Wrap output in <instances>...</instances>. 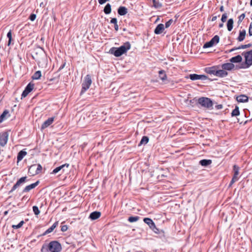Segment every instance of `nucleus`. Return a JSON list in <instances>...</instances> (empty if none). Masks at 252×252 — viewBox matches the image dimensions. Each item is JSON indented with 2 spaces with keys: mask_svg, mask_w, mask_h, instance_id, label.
Instances as JSON below:
<instances>
[{
  "mask_svg": "<svg viewBox=\"0 0 252 252\" xmlns=\"http://www.w3.org/2000/svg\"><path fill=\"white\" fill-rule=\"evenodd\" d=\"M61 244L57 241H52L48 244L43 245L41 252H60L62 250Z\"/></svg>",
  "mask_w": 252,
  "mask_h": 252,
  "instance_id": "nucleus-1",
  "label": "nucleus"
},
{
  "mask_svg": "<svg viewBox=\"0 0 252 252\" xmlns=\"http://www.w3.org/2000/svg\"><path fill=\"white\" fill-rule=\"evenodd\" d=\"M130 47L131 45L130 43L126 42L120 47H112L109 50V53L114 55L116 57H119L126 53L130 49Z\"/></svg>",
  "mask_w": 252,
  "mask_h": 252,
  "instance_id": "nucleus-2",
  "label": "nucleus"
},
{
  "mask_svg": "<svg viewBox=\"0 0 252 252\" xmlns=\"http://www.w3.org/2000/svg\"><path fill=\"white\" fill-rule=\"evenodd\" d=\"M242 55L245 58V62L242 63L239 68H248L252 65V49L249 51L243 52Z\"/></svg>",
  "mask_w": 252,
  "mask_h": 252,
  "instance_id": "nucleus-3",
  "label": "nucleus"
},
{
  "mask_svg": "<svg viewBox=\"0 0 252 252\" xmlns=\"http://www.w3.org/2000/svg\"><path fill=\"white\" fill-rule=\"evenodd\" d=\"M197 104L209 110H212L213 108L214 102L211 98L207 97H199L197 100Z\"/></svg>",
  "mask_w": 252,
  "mask_h": 252,
  "instance_id": "nucleus-4",
  "label": "nucleus"
},
{
  "mask_svg": "<svg viewBox=\"0 0 252 252\" xmlns=\"http://www.w3.org/2000/svg\"><path fill=\"white\" fill-rule=\"evenodd\" d=\"M92 84V79L90 75H87L82 84V90L80 94H84L90 88Z\"/></svg>",
  "mask_w": 252,
  "mask_h": 252,
  "instance_id": "nucleus-5",
  "label": "nucleus"
},
{
  "mask_svg": "<svg viewBox=\"0 0 252 252\" xmlns=\"http://www.w3.org/2000/svg\"><path fill=\"white\" fill-rule=\"evenodd\" d=\"M220 40V37L218 35H215L210 41L207 42L203 45V48H207L212 47L214 45L219 43Z\"/></svg>",
  "mask_w": 252,
  "mask_h": 252,
  "instance_id": "nucleus-6",
  "label": "nucleus"
},
{
  "mask_svg": "<svg viewBox=\"0 0 252 252\" xmlns=\"http://www.w3.org/2000/svg\"><path fill=\"white\" fill-rule=\"evenodd\" d=\"M69 166V164L65 163L63 164L61 166H59L56 168H55L50 174H56L58 173H60L59 175H61L65 172V168H68Z\"/></svg>",
  "mask_w": 252,
  "mask_h": 252,
  "instance_id": "nucleus-7",
  "label": "nucleus"
},
{
  "mask_svg": "<svg viewBox=\"0 0 252 252\" xmlns=\"http://www.w3.org/2000/svg\"><path fill=\"white\" fill-rule=\"evenodd\" d=\"M34 86V84L31 82L29 83L26 87L25 90L22 94V98L27 96L28 94L33 89Z\"/></svg>",
  "mask_w": 252,
  "mask_h": 252,
  "instance_id": "nucleus-8",
  "label": "nucleus"
},
{
  "mask_svg": "<svg viewBox=\"0 0 252 252\" xmlns=\"http://www.w3.org/2000/svg\"><path fill=\"white\" fill-rule=\"evenodd\" d=\"M27 177L26 176L21 177L19 180H18L16 184L13 186L11 189L9 191V193L12 192L14 190H15L18 187H19L21 184L25 183L26 182Z\"/></svg>",
  "mask_w": 252,
  "mask_h": 252,
  "instance_id": "nucleus-9",
  "label": "nucleus"
},
{
  "mask_svg": "<svg viewBox=\"0 0 252 252\" xmlns=\"http://www.w3.org/2000/svg\"><path fill=\"white\" fill-rule=\"evenodd\" d=\"M189 78L191 80H205L208 77L205 75H198L196 74H191L189 75Z\"/></svg>",
  "mask_w": 252,
  "mask_h": 252,
  "instance_id": "nucleus-10",
  "label": "nucleus"
},
{
  "mask_svg": "<svg viewBox=\"0 0 252 252\" xmlns=\"http://www.w3.org/2000/svg\"><path fill=\"white\" fill-rule=\"evenodd\" d=\"M8 134L7 132H4L0 134V145L4 146L7 142Z\"/></svg>",
  "mask_w": 252,
  "mask_h": 252,
  "instance_id": "nucleus-11",
  "label": "nucleus"
},
{
  "mask_svg": "<svg viewBox=\"0 0 252 252\" xmlns=\"http://www.w3.org/2000/svg\"><path fill=\"white\" fill-rule=\"evenodd\" d=\"M143 221L149 226L151 229L154 230L155 228H156V224L151 219L145 218L144 219Z\"/></svg>",
  "mask_w": 252,
  "mask_h": 252,
  "instance_id": "nucleus-12",
  "label": "nucleus"
},
{
  "mask_svg": "<svg viewBox=\"0 0 252 252\" xmlns=\"http://www.w3.org/2000/svg\"><path fill=\"white\" fill-rule=\"evenodd\" d=\"M235 66L231 62L223 63L221 65V68L224 70H231Z\"/></svg>",
  "mask_w": 252,
  "mask_h": 252,
  "instance_id": "nucleus-13",
  "label": "nucleus"
},
{
  "mask_svg": "<svg viewBox=\"0 0 252 252\" xmlns=\"http://www.w3.org/2000/svg\"><path fill=\"white\" fill-rule=\"evenodd\" d=\"M54 121V117H51L46 120L42 125L41 128L44 129L50 126Z\"/></svg>",
  "mask_w": 252,
  "mask_h": 252,
  "instance_id": "nucleus-14",
  "label": "nucleus"
},
{
  "mask_svg": "<svg viewBox=\"0 0 252 252\" xmlns=\"http://www.w3.org/2000/svg\"><path fill=\"white\" fill-rule=\"evenodd\" d=\"M39 183V181H37L35 183L32 184L30 185L26 186L23 189V192H29L31 189L35 188Z\"/></svg>",
  "mask_w": 252,
  "mask_h": 252,
  "instance_id": "nucleus-15",
  "label": "nucleus"
},
{
  "mask_svg": "<svg viewBox=\"0 0 252 252\" xmlns=\"http://www.w3.org/2000/svg\"><path fill=\"white\" fill-rule=\"evenodd\" d=\"M164 30V25L162 24H158L154 30V32L156 34H159L161 33Z\"/></svg>",
  "mask_w": 252,
  "mask_h": 252,
  "instance_id": "nucleus-16",
  "label": "nucleus"
},
{
  "mask_svg": "<svg viewBox=\"0 0 252 252\" xmlns=\"http://www.w3.org/2000/svg\"><path fill=\"white\" fill-rule=\"evenodd\" d=\"M215 76L219 77H224L228 75V73L226 71L223 69L220 70H217Z\"/></svg>",
  "mask_w": 252,
  "mask_h": 252,
  "instance_id": "nucleus-17",
  "label": "nucleus"
},
{
  "mask_svg": "<svg viewBox=\"0 0 252 252\" xmlns=\"http://www.w3.org/2000/svg\"><path fill=\"white\" fill-rule=\"evenodd\" d=\"M59 224V221H56L50 227H49L48 229H47L45 232L43 233V235H45L46 234H48L51 232H52L54 229L57 227V226Z\"/></svg>",
  "mask_w": 252,
  "mask_h": 252,
  "instance_id": "nucleus-18",
  "label": "nucleus"
},
{
  "mask_svg": "<svg viewBox=\"0 0 252 252\" xmlns=\"http://www.w3.org/2000/svg\"><path fill=\"white\" fill-rule=\"evenodd\" d=\"M101 216L100 212L94 211L91 213L89 218L92 220H95L98 219Z\"/></svg>",
  "mask_w": 252,
  "mask_h": 252,
  "instance_id": "nucleus-19",
  "label": "nucleus"
},
{
  "mask_svg": "<svg viewBox=\"0 0 252 252\" xmlns=\"http://www.w3.org/2000/svg\"><path fill=\"white\" fill-rule=\"evenodd\" d=\"M217 67L215 66L210 67H206L205 69V71L207 73L210 74H214L216 75V72L217 71Z\"/></svg>",
  "mask_w": 252,
  "mask_h": 252,
  "instance_id": "nucleus-20",
  "label": "nucleus"
},
{
  "mask_svg": "<svg viewBox=\"0 0 252 252\" xmlns=\"http://www.w3.org/2000/svg\"><path fill=\"white\" fill-rule=\"evenodd\" d=\"M242 61V57L238 55L236 56L233 57L230 59V62L233 63H239Z\"/></svg>",
  "mask_w": 252,
  "mask_h": 252,
  "instance_id": "nucleus-21",
  "label": "nucleus"
},
{
  "mask_svg": "<svg viewBox=\"0 0 252 252\" xmlns=\"http://www.w3.org/2000/svg\"><path fill=\"white\" fill-rule=\"evenodd\" d=\"M236 99L239 102H246L248 101V97L244 94H241L238 96Z\"/></svg>",
  "mask_w": 252,
  "mask_h": 252,
  "instance_id": "nucleus-22",
  "label": "nucleus"
},
{
  "mask_svg": "<svg viewBox=\"0 0 252 252\" xmlns=\"http://www.w3.org/2000/svg\"><path fill=\"white\" fill-rule=\"evenodd\" d=\"M127 13V9L125 6H120L118 9V13L121 16L125 15Z\"/></svg>",
  "mask_w": 252,
  "mask_h": 252,
  "instance_id": "nucleus-23",
  "label": "nucleus"
},
{
  "mask_svg": "<svg viewBox=\"0 0 252 252\" xmlns=\"http://www.w3.org/2000/svg\"><path fill=\"white\" fill-rule=\"evenodd\" d=\"M252 46V45L251 43H249L248 44H245V45H242L238 47H234V48L231 49L229 51V52H231L234 51L235 50L241 49H246L248 48H250Z\"/></svg>",
  "mask_w": 252,
  "mask_h": 252,
  "instance_id": "nucleus-24",
  "label": "nucleus"
},
{
  "mask_svg": "<svg viewBox=\"0 0 252 252\" xmlns=\"http://www.w3.org/2000/svg\"><path fill=\"white\" fill-rule=\"evenodd\" d=\"M246 31L245 30H243L242 31H240L239 32V35L237 38V40L239 41H242L244 40L246 36Z\"/></svg>",
  "mask_w": 252,
  "mask_h": 252,
  "instance_id": "nucleus-25",
  "label": "nucleus"
},
{
  "mask_svg": "<svg viewBox=\"0 0 252 252\" xmlns=\"http://www.w3.org/2000/svg\"><path fill=\"white\" fill-rule=\"evenodd\" d=\"M159 77L162 81H164L167 79V75L163 70H160L158 71Z\"/></svg>",
  "mask_w": 252,
  "mask_h": 252,
  "instance_id": "nucleus-26",
  "label": "nucleus"
},
{
  "mask_svg": "<svg viewBox=\"0 0 252 252\" xmlns=\"http://www.w3.org/2000/svg\"><path fill=\"white\" fill-rule=\"evenodd\" d=\"M9 114V111L5 110L0 116V123H2L4 120L6 119V116Z\"/></svg>",
  "mask_w": 252,
  "mask_h": 252,
  "instance_id": "nucleus-27",
  "label": "nucleus"
},
{
  "mask_svg": "<svg viewBox=\"0 0 252 252\" xmlns=\"http://www.w3.org/2000/svg\"><path fill=\"white\" fill-rule=\"evenodd\" d=\"M233 19L231 18L229 19L227 23V28L228 31L230 32L233 27Z\"/></svg>",
  "mask_w": 252,
  "mask_h": 252,
  "instance_id": "nucleus-28",
  "label": "nucleus"
},
{
  "mask_svg": "<svg viewBox=\"0 0 252 252\" xmlns=\"http://www.w3.org/2000/svg\"><path fill=\"white\" fill-rule=\"evenodd\" d=\"M110 23L114 25V28L116 31L119 30V26L117 24V19L116 18H113L111 19Z\"/></svg>",
  "mask_w": 252,
  "mask_h": 252,
  "instance_id": "nucleus-29",
  "label": "nucleus"
},
{
  "mask_svg": "<svg viewBox=\"0 0 252 252\" xmlns=\"http://www.w3.org/2000/svg\"><path fill=\"white\" fill-rule=\"evenodd\" d=\"M104 12L106 14H109L111 12V5L110 3H107L104 8Z\"/></svg>",
  "mask_w": 252,
  "mask_h": 252,
  "instance_id": "nucleus-30",
  "label": "nucleus"
},
{
  "mask_svg": "<svg viewBox=\"0 0 252 252\" xmlns=\"http://www.w3.org/2000/svg\"><path fill=\"white\" fill-rule=\"evenodd\" d=\"M240 115V111L239 109V107L237 106H235V108L234 110H232L231 115L232 117L237 116Z\"/></svg>",
  "mask_w": 252,
  "mask_h": 252,
  "instance_id": "nucleus-31",
  "label": "nucleus"
},
{
  "mask_svg": "<svg viewBox=\"0 0 252 252\" xmlns=\"http://www.w3.org/2000/svg\"><path fill=\"white\" fill-rule=\"evenodd\" d=\"M41 76V72L40 70L36 71L32 75V78L33 80H38Z\"/></svg>",
  "mask_w": 252,
  "mask_h": 252,
  "instance_id": "nucleus-32",
  "label": "nucleus"
},
{
  "mask_svg": "<svg viewBox=\"0 0 252 252\" xmlns=\"http://www.w3.org/2000/svg\"><path fill=\"white\" fill-rule=\"evenodd\" d=\"M149 139L148 136H144L142 138L140 143L138 144V146H140L141 145H145L149 142Z\"/></svg>",
  "mask_w": 252,
  "mask_h": 252,
  "instance_id": "nucleus-33",
  "label": "nucleus"
},
{
  "mask_svg": "<svg viewBox=\"0 0 252 252\" xmlns=\"http://www.w3.org/2000/svg\"><path fill=\"white\" fill-rule=\"evenodd\" d=\"M212 163V160L210 159H203L200 161V163L202 166H207Z\"/></svg>",
  "mask_w": 252,
  "mask_h": 252,
  "instance_id": "nucleus-34",
  "label": "nucleus"
},
{
  "mask_svg": "<svg viewBox=\"0 0 252 252\" xmlns=\"http://www.w3.org/2000/svg\"><path fill=\"white\" fill-rule=\"evenodd\" d=\"M36 167V164H33L31 165L29 168V173L31 174L32 176L35 175V174H34V172L35 170V168Z\"/></svg>",
  "mask_w": 252,
  "mask_h": 252,
  "instance_id": "nucleus-35",
  "label": "nucleus"
},
{
  "mask_svg": "<svg viewBox=\"0 0 252 252\" xmlns=\"http://www.w3.org/2000/svg\"><path fill=\"white\" fill-rule=\"evenodd\" d=\"M153 3V6L156 8H160L162 6V3L159 1H157L156 0H152Z\"/></svg>",
  "mask_w": 252,
  "mask_h": 252,
  "instance_id": "nucleus-36",
  "label": "nucleus"
},
{
  "mask_svg": "<svg viewBox=\"0 0 252 252\" xmlns=\"http://www.w3.org/2000/svg\"><path fill=\"white\" fill-rule=\"evenodd\" d=\"M233 171H234L233 176L238 177V176L239 175V167L237 165H234L233 166Z\"/></svg>",
  "mask_w": 252,
  "mask_h": 252,
  "instance_id": "nucleus-37",
  "label": "nucleus"
},
{
  "mask_svg": "<svg viewBox=\"0 0 252 252\" xmlns=\"http://www.w3.org/2000/svg\"><path fill=\"white\" fill-rule=\"evenodd\" d=\"M140 219L139 216L130 217L128 219V220L130 222H133L138 220Z\"/></svg>",
  "mask_w": 252,
  "mask_h": 252,
  "instance_id": "nucleus-38",
  "label": "nucleus"
},
{
  "mask_svg": "<svg viewBox=\"0 0 252 252\" xmlns=\"http://www.w3.org/2000/svg\"><path fill=\"white\" fill-rule=\"evenodd\" d=\"M27 155V152L25 151V149H23L20 151L18 154L17 158H23Z\"/></svg>",
  "mask_w": 252,
  "mask_h": 252,
  "instance_id": "nucleus-39",
  "label": "nucleus"
},
{
  "mask_svg": "<svg viewBox=\"0 0 252 252\" xmlns=\"http://www.w3.org/2000/svg\"><path fill=\"white\" fill-rule=\"evenodd\" d=\"M42 166L40 164L36 165V167L35 168V170L34 172V174H35V175L38 174L40 173L41 172L42 170Z\"/></svg>",
  "mask_w": 252,
  "mask_h": 252,
  "instance_id": "nucleus-40",
  "label": "nucleus"
},
{
  "mask_svg": "<svg viewBox=\"0 0 252 252\" xmlns=\"http://www.w3.org/2000/svg\"><path fill=\"white\" fill-rule=\"evenodd\" d=\"M24 223V221L23 220H22L17 225H13L12 226V227L13 229H18V228H21L23 226Z\"/></svg>",
  "mask_w": 252,
  "mask_h": 252,
  "instance_id": "nucleus-41",
  "label": "nucleus"
},
{
  "mask_svg": "<svg viewBox=\"0 0 252 252\" xmlns=\"http://www.w3.org/2000/svg\"><path fill=\"white\" fill-rule=\"evenodd\" d=\"M7 36L8 38V45L9 46L10 44L11 40H12V32H11V31H9L8 32V33L7 34Z\"/></svg>",
  "mask_w": 252,
  "mask_h": 252,
  "instance_id": "nucleus-42",
  "label": "nucleus"
},
{
  "mask_svg": "<svg viewBox=\"0 0 252 252\" xmlns=\"http://www.w3.org/2000/svg\"><path fill=\"white\" fill-rule=\"evenodd\" d=\"M33 211L35 215H38L40 213V211L38 209V208L36 206H34L32 207Z\"/></svg>",
  "mask_w": 252,
  "mask_h": 252,
  "instance_id": "nucleus-43",
  "label": "nucleus"
},
{
  "mask_svg": "<svg viewBox=\"0 0 252 252\" xmlns=\"http://www.w3.org/2000/svg\"><path fill=\"white\" fill-rule=\"evenodd\" d=\"M245 17V13H243L241 15H240L238 17V24L241 23L242 22V21L244 19Z\"/></svg>",
  "mask_w": 252,
  "mask_h": 252,
  "instance_id": "nucleus-44",
  "label": "nucleus"
},
{
  "mask_svg": "<svg viewBox=\"0 0 252 252\" xmlns=\"http://www.w3.org/2000/svg\"><path fill=\"white\" fill-rule=\"evenodd\" d=\"M173 21L172 19H170L169 21H168L167 22H166L165 23V27L166 28H168V27H169L172 24Z\"/></svg>",
  "mask_w": 252,
  "mask_h": 252,
  "instance_id": "nucleus-45",
  "label": "nucleus"
},
{
  "mask_svg": "<svg viewBox=\"0 0 252 252\" xmlns=\"http://www.w3.org/2000/svg\"><path fill=\"white\" fill-rule=\"evenodd\" d=\"M227 18V14L225 13L223 14L222 15L221 18V21H222V23L225 22L226 21Z\"/></svg>",
  "mask_w": 252,
  "mask_h": 252,
  "instance_id": "nucleus-46",
  "label": "nucleus"
},
{
  "mask_svg": "<svg viewBox=\"0 0 252 252\" xmlns=\"http://www.w3.org/2000/svg\"><path fill=\"white\" fill-rule=\"evenodd\" d=\"M238 180V177H236L233 176L231 182H230V186H231L233 184H234L235 182H236Z\"/></svg>",
  "mask_w": 252,
  "mask_h": 252,
  "instance_id": "nucleus-47",
  "label": "nucleus"
},
{
  "mask_svg": "<svg viewBox=\"0 0 252 252\" xmlns=\"http://www.w3.org/2000/svg\"><path fill=\"white\" fill-rule=\"evenodd\" d=\"M238 180V177H236L233 176L231 182H230V186H231L233 184H234L235 182H236Z\"/></svg>",
  "mask_w": 252,
  "mask_h": 252,
  "instance_id": "nucleus-48",
  "label": "nucleus"
},
{
  "mask_svg": "<svg viewBox=\"0 0 252 252\" xmlns=\"http://www.w3.org/2000/svg\"><path fill=\"white\" fill-rule=\"evenodd\" d=\"M36 15L35 14H31L30 16L29 19L32 21H33L36 18Z\"/></svg>",
  "mask_w": 252,
  "mask_h": 252,
  "instance_id": "nucleus-49",
  "label": "nucleus"
},
{
  "mask_svg": "<svg viewBox=\"0 0 252 252\" xmlns=\"http://www.w3.org/2000/svg\"><path fill=\"white\" fill-rule=\"evenodd\" d=\"M249 34L250 36H252V22L250 23L249 29Z\"/></svg>",
  "mask_w": 252,
  "mask_h": 252,
  "instance_id": "nucleus-50",
  "label": "nucleus"
},
{
  "mask_svg": "<svg viewBox=\"0 0 252 252\" xmlns=\"http://www.w3.org/2000/svg\"><path fill=\"white\" fill-rule=\"evenodd\" d=\"M68 229V227L66 225H62L61 226V231L63 232L66 231Z\"/></svg>",
  "mask_w": 252,
  "mask_h": 252,
  "instance_id": "nucleus-51",
  "label": "nucleus"
},
{
  "mask_svg": "<svg viewBox=\"0 0 252 252\" xmlns=\"http://www.w3.org/2000/svg\"><path fill=\"white\" fill-rule=\"evenodd\" d=\"M29 200H30V198L28 196H26V195L24 196L22 198V201H26L27 202H28Z\"/></svg>",
  "mask_w": 252,
  "mask_h": 252,
  "instance_id": "nucleus-52",
  "label": "nucleus"
},
{
  "mask_svg": "<svg viewBox=\"0 0 252 252\" xmlns=\"http://www.w3.org/2000/svg\"><path fill=\"white\" fill-rule=\"evenodd\" d=\"M215 108L217 110H220L223 108V106H222V105H221V104H218V105H216L215 106Z\"/></svg>",
  "mask_w": 252,
  "mask_h": 252,
  "instance_id": "nucleus-53",
  "label": "nucleus"
},
{
  "mask_svg": "<svg viewBox=\"0 0 252 252\" xmlns=\"http://www.w3.org/2000/svg\"><path fill=\"white\" fill-rule=\"evenodd\" d=\"M107 0H98V1L100 4H103L105 3Z\"/></svg>",
  "mask_w": 252,
  "mask_h": 252,
  "instance_id": "nucleus-54",
  "label": "nucleus"
},
{
  "mask_svg": "<svg viewBox=\"0 0 252 252\" xmlns=\"http://www.w3.org/2000/svg\"><path fill=\"white\" fill-rule=\"evenodd\" d=\"M65 65V63H64L59 68L58 71L61 70L62 69L64 68Z\"/></svg>",
  "mask_w": 252,
  "mask_h": 252,
  "instance_id": "nucleus-55",
  "label": "nucleus"
},
{
  "mask_svg": "<svg viewBox=\"0 0 252 252\" xmlns=\"http://www.w3.org/2000/svg\"><path fill=\"white\" fill-rule=\"evenodd\" d=\"M220 15L218 16H214L212 18V21H215L217 20L218 17H219Z\"/></svg>",
  "mask_w": 252,
  "mask_h": 252,
  "instance_id": "nucleus-56",
  "label": "nucleus"
},
{
  "mask_svg": "<svg viewBox=\"0 0 252 252\" xmlns=\"http://www.w3.org/2000/svg\"><path fill=\"white\" fill-rule=\"evenodd\" d=\"M220 11L222 12L224 10V7L223 6H221L220 9Z\"/></svg>",
  "mask_w": 252,
  "mask_h": 252,
  "instance_id": "nucleus-57",
  "label": "nucleus"
},
{
  "mask_svg": "<svg viewBox=\"0 0 252 252\" xmlns=\"http://www.w3.org/2000/svg\"><path fill=\"white\" fill-rule=\"evenodd\" d=\"M3 152V150H1L0 149V156H2V157H4V155L1 154V153H2Z\"/></svg>",
  "mask_w": 252,
  "mask_h": 252,
  "instance_id": "nucleus-58",
  "label": "nucleus"
},
{
  "mask_svg": "<svg viewBox=\"0 0 252 252\" xmlns=\"http://www.w3.org/2000/svg\"><path fill=\"white\" fill-rule=\"evenodd\" d=\"M223 23L220 24L219 26V28H222V27H223Z\"/></svg>",
  "mask_w": 252,
  "mask_h": 252,
  "instance_id": "nucleus-59",
  "label": "nucleus"
},
{
  "mask_svg": "<svg viewBox=\"0 0 252 252\" xmlns=\"http://www.w3.org/2000/svg\"><path fill=\"white\" fill-rule=\"evenodd\" d=\"M23 158H17L18 160H17V163H18L21 159H22Z\"/></svg>",
  "mask_w": 252,
  "mask_h": 252,
  "instance_id": "nucleus-60",
  "label": "nucleus"
},
{
  "mask_svg": "<svg viewBox=\"0 0 252 252\" xmlns=\"http://www.w3.org/2000/svg\"><path fill=\"white\" fill-rule=\"evenodd\" d=\"M250 5L252 6V0H250Z\"/></svg>",
  "mask_w": 252,
  "mask_h": 252,
  "instance_id": "nucleus-61",
  "label": "nucleus"
},
{
  "mask_svg": "<svg viewBox=\"0 0 252 252\" xmlns=\"http://www.w3.org/2000/svg\"><path fill=\"white\" fill-rule=\"evenodd\" d=\"M7 213H8V212L7 211H5L4 212V215H6Z\"/></svg>",
  "mask_w": 252,
  "mask_h": 252,
  "instance_id": "nucleus-62",
  "label": "nucleus"
}]
</instances>
